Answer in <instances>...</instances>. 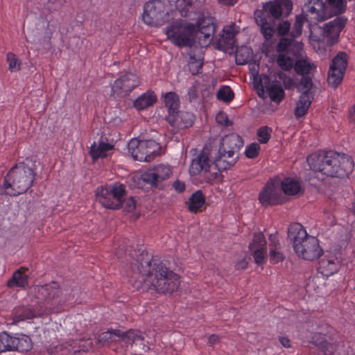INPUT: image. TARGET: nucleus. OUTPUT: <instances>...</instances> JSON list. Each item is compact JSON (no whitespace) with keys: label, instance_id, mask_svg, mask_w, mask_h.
Here are the masks:
<instances>
[{"label":"nucleus","instance_id":"nucleus-9","mask_svg":"<svg viewBox=\"0 0 355 355\" xmlns=\"http://www.w3.org/2000/svg\"><path fill=\"white\" fill-rule=\"evenodd\" d=\"M347 8L345 0H310L304 5V12L311 20L324 21L343 13Z\"/></svg>","mask_w":355,"mask_h":355},{"label":"nucleus","instance_id":"nucleus-47","mask_svg":"<svg viewBox=\"0 0 355 355\" xmlns=\"http://www.w3.org/2000/svg\"><path fill=\"white\" fill-rule=\"evenodd\" d=\"M8 350V334L6 333L0 334V353Z\"/></svg>","mask_w":355,"mask_h":355},{"label":"nucleus","instance_id":"nucleus-13","mask_svg":"<svg viewBox=\"0 0 355 355\" xmlns=\"http://www.w3.org/2000/svg\"><path fill=\"white\" fill-rule=\"evenodd\" d=\"M160 146L154 140L132 139L128 144V152L134 159L150 162L159 153Z\"/></svg>","mask_w":355,"mask_h":355},{"label":"nucleus","instance_id":"nucleus-40","mask_svg":"<svg viewBox=\"0 0 355 355\" xmlns=\"http://www.w3.org/2000/svg\"><path fill=\"white\" fill-rule=\"evenodd\" d=\"M272 130L271 128L263 126L257 130V138L260 143L266 144L267 143L271 135Z\"/></svg>","mask_w":355,"mask_h":355},{"label":"nucleus","instance_id":"nucleus-39","mask_svg":"<svg viewBox=\"0 0 355 355\" xmlns=\"http://www.w3.org/2000/svg\"><path fill=\"white\" fill-rule=\"evenodd\" d=\"M217 97L224 102H230L234 98V93L230 87H223L217 92Z\"/></svg>","mask_w":355,"mask_h":355},{"label":"nucleus","instance_id":"nucleus-56","mask_svg":"<svg viewBox=\"0 0 355 355\" xmlns=\"http://www.w3.org/2000/svg\"><path fill=\"white\" fill-rule=\"evenodd\" d=\"M208 342L211 345H214L219 342V336L213 334L209 337Z\"/></svg>","mask_w":355,"mask_h":355},{"label":"nucleus","instance_id":"nucleus-21","mask_svg":"<svg viewBox=\"0 0 355 355\" xmlns=\"http://www.w3.org/2000/svg\"><path fill=\"white\" fill-rule=\"evenodd\" d=\"M249 248L252 252L254 262L258 265L263 264L266 258L267 248L266 241L262 233L259 232L254 235Z\"/></svg>","mask_w":355,"mask_h":355},{"label":"nucleus","instance_id":"nucleus-50","mask_svg":"<svg viewBox=\"0 0 355 355\" xmlns=\"http://www.w3.org/2000/svg\"><path fill=\"white\" fill-rule=\"evenodd\" d=\"M78 347L80 351H89L92 347V343L90 339L80 340L78 343Z\"/></svg>","mask_w":355,"mask_h":355},{"label":"nucleus","instance_id":"nucleus-29","mask_svg":"<svg viewBox=\"0 0 355 355\" xmlns=\"http://www.w3.org/2000/svg\"><path fill=\"white\" fill-rule=\"evenodd\" d=\"M157 101V96L152 91H148L140 95L134 101V107L137 110H142L153 105Z\"/></svg>","mask_w":355,"mask_h":355},{"label":"nucleus","instance_id":"nucleus-25","mask_svg":"<svg viewBox=\"0 0 355 355\" xmlns=\"http://www.w3.org/2000/svg\"><path fill=\"white\" fill-rule=\"evenodd\" d=\"M44 313L43 311H33L32 309L25 307H17L12 313V322H8L10 324H17L19 322L32 319L37 316H40Z\"/></svg>","mask_w":355,"mask_h":355},{"label":"nucleus","instance_id":"nucleus-10","mask_svg":"<svg viewBox=\"0 0 355 355\" xmlns=\"http://www.w3.org/2000/svg\"><path fill=\"white\" fill-rule=\"evenodd\" d=\"M34 292L38 300L44 301L45 309L54 313L62 311L64 304L71 299L67 291L64 293L55 282L36 286Z\"/></svg>","mask_w":355,"mask_h":355},{"label":"nucleus","instance_id":"nucleus-34","mask_svg":"<svg viewBox=\"0 0 355 355\" xmlns=\"http://www.w3.org/2000/svg\"><path fill=\"white\" fill-rule=\"evenodd\" d=\"M304 8H303V14L298 15L296 17L295 22L293 26V28L291 33L293 37H298L302 33V26L304 24V22L305 21H309L311 23H315L318 22L319 21H315V20H311L309 17L307 16L306 13L304 12Z\"/></svg>","mask_w":355,"mask_h":355},{"label":"nucleus","instance_id":"nucleus-45","mask_svg":"<svg viewBox=\"0 0 355 355\" xmlns=\"http://www.w3.org/2000/svg\"><path fill=\"white\" fill-rule=\"evenodd\" d=\"M312 88V80L310 78L304 77L302 78L300 83L298 86V90L302 94L308 93L312 94L311 89Z\"/></svg>","mask_w":355,"mask_h":355},{"label":"nucleus","instance_id":"nucleus-31","mask_svg":"<svg viewBox=\"0 0 355 355\" xmlns=\"http://www.w3.org/2000/svg\"><path fill=\"white\" fill-rule=\"evenodd\" d=\"M315 68V64L306 57L298 59L295 63V70L300 75L312 73Z\"/></svg>","mask_w":355,"mask_h":355},{"label":"nucleus","instance_id":"nucleus-15","mask_svg":"<svg viewBox=\"0 0 355 355\" xmlns=\"http://www.w3.org/2000/svg\"><path fill=\"white\" fill-rule=\"evenodd\" d=\"M165 3L160 0H151L144 6L143 21L148 26L161 25L166 16Z\"/></svg>","mask_w":355,"mask_h":355},{"label":"nucleus","instance_id":"nucleus-60","mask_svg":"<svg viewBox=\"0 0 355 355\" xmlns=\"http://www.w3.org/2000/svg\"><path fill=\"white\" fill-rule=\"evenodd\" d=\"M55 1L56 0H49V1L51 2L52 3H54ZM59 1H61V0H59Z\"/></svg>","mask_w":355,"mask_h":355},{"label":"nucleus","instance_id":"nucleus-37","mask_svg":"<svg viewBox=\"0 0 355 355\" xmlns=\"http://www.w3.org/2000/svg\"><path fill=\"white\" fill-rule=\"evenodd\" d=\"M205 204V198L201 191L194 193L189 200V209L191 211H196Z\"/></svg>","mask_w":355,"mask_h":355},{"label":"nucleus","instance_id":"nucleus-30","mask_svg":"<svg viewBox=\"0 0 355 355\" xmlns=\"http://www.w3.org/2000/svg\"><path fill=\"white\" fill-rule=\"evenodd\" d=\"M313 99V94H302L295 110L296 117H302L307 112Z\"/></svg>","mask_w":355,"mask_h":355},{"label":"nucleus","instance_id":"nucleus-17","mask_svg":"<svg viewBox=\"0 0 355 355\" xmlns=\"http://www.w3.org/2000/svg\"><path fill=\"white\" fill-rule=\"evenodd\" d=\"M347 66V55L344 52H340L334 58L328 73L327 80L331 87H336L341 83Z\"/></svg>","mask_w":355,"mask_h":355},{"label":"nucleus","instance_id":"nucleus-12","mask_svg":"<svg viewBox=\"0 0 355 355\" xmlns=\"http://www.w3.org/2000/svg\"><path fill=\"white\" fill-rule=\"evenodd\" d=\"M173 173V168L168 164H158L149 168L144 173H136L132 176V180L135 182L134 187H141V181L150 185H156L157 183L169 178Z\"/></svg>","mask_w":355,"mask_h":355},{"label":"nucleus","instance_id":"nucleus-7","mask_svg":"<svg viewBox=\"0 0 355 355\" xmlns=\"http://www.w3.org/2000/svg\"><path fill=\"white\" fill-rule=\"evenodd\" d=\"M33 180V170L24 164H19L5 177L3 188L8 195L17 196L26 191Z\"/></svg>","mask_w":355,"mask_h":355},{"label":"nucleus","instance_id":"nucleus-11","mask_svg":"<svg viewBox=\"0 0 355 355\" xmlns=\"http://www.w3.org/2000/svg\"><path fill=\"white\" fill-rule=\"evenodd\" d=\"M125 193L123 184L114 183L97 188L96 198L104 207L116 209L121 207Z\"/></svg>","mask_w":355,"mask_h":355},{"label":"nucleus","instance_id":"nucleus-43","mask_svg":"<svg viewBox=\"0 0 355 355\" xmlns=\"http://www.w3.org/2000/svg\"><path fill=\"white\" fill-rule=\"evenodd\" d=\"M202 66V61L201 59H196L193 57L190 58L188 63L189 70L191 74L195 75L200 72Z\"/></svg>","mask_w":355,"mask_h":355},{"label":"nucleus","instance_id":"nucleus-26","mask_svg":"<svg viewBox=\"0 0 355 355\" xmlns=\"http://www.w3.org/2000/svg\"><path fill=\"white\" fill-rule=\"evenodd\" d=\"M210 166L207 156L202 153L194 158L189 166V172L191 176L196 177L200 173H207Z\"/></svg>","mask_w":355,"mask_h":355},{"label":"nucleus","instance_id":"nucleus-59","mask_svg":"<svg viewBox=\"0 0 355 355\" xmlns=\"http://www.w3.org/2000/svg\"><path fill=\"white\" fill-rule=\"evenodd\" d=\"M352 211L355 214V202L352 205Z\"/></svg>","mask_w":355,"mask_h":355},{"label":"nucleus","instance_id":"nucleus-14","mask_svg":"<svg viewBox=\"0 0 355 355\" xmlns=\"http://www.w3.org/2000/svg\"><path fill=\"white\" fill-rule=\"evenodd\" d=\"M303 44L302 42L292 43L291 40L283 38L277 46V51L279 55L277 57V64L283 69L286 71L291 70L294 65L293 59L289 55L291 51H293V54L297 55L302 51Z\"/></svg>","mask_w":355,"mask_h":355},{"label":"nucleus","instance_id":"nucleus-38","mask_svg":"<svg viewBox=\"0 0 355 355\" xmlns=\"http://www.w3.org/2000/svg\"><path fill=\"white\" fill-rule=\"evenodd\" d=\"M6 60L10 72H17L21 69V62L13 53H8Z\"/></svg>","mask_w":355,"mask_h":355},{"label":"nucleus","instance_id":"nucleus-36","mask_svg":"<svg viewBox=\"0 0 355 355\" xmlns=\"http://www.w3.org/2000/svg\"><path fill=\"white\" fill-rule=\"evenodd\" d=\"M252 50L247 46H241L236 51L235 60L238 64H245L252 58Z\"/></svg>","mask_w":355,"mask_h":355},{"label":"nucleus","instance_id":"nucleus-28","mask_svg":"<svg viewBox=\"0 0 355 355\" xmlns=\"http://www.w3.org/2000/svg\"><path fill=\"white\" fill-rule=\"evenodd\" d=\"M113 146L103 141L94 142L90 148V155L93 159L108 156L112 151Z\"/></svg>","mask_w":355,"mask_h":355},{"label":"nucleus","instance_id":"nucleus-8","mask_svg":"<svg viewBox=\"0 0 355 355\" xmlns=\"http://www.w3.org/2000/svg\"><path fill=\"white\" fill-rule=\"evenodd\" d=\"M243 145L241 137L235 133L224 136L220 141L214 164L219 171L227 170L237 160L236 153Z\"/></svg>","mask_w":355,"mask_h":355},{"label":"nucleus","instance_id":"nucleus-32","mask_svg":"<svg viewBox=\"0 0 355 355\" xmlns=\"http://www.w3.org/2000/svg\"><path fill=\"white\" fill-rule=\"evenodd\" d=\"M270 252L269 258L270 261L272 264H276L284 260V256L280 251L279 243L276 239L275 236H270Z\"/></svg>","mask_w":355,"mask_h":355},{"label":"nucleus","instance_id":"nucleus-41","mask_svg":"<svg viewBox=\"0 0 355 355\" xmlns=\"http://www.w3.org/2000/svg\"><path fill=\"white\" fill-rule=\"evenodd\" d=\"M278 78L279 80H281L286 89H291L295 85V81L293 78H292L290 76H288L284 72H279L275 76V80Z\"/></svg>","mask_w":355,"mask_h":355},{"label":"nucleus","instance_id":"nucleus-18","mask_svg":"<svg viewBox=\"0 0 355 355\" xmlns=\"http://www.w3.org/2000/svg\"><path fill=\"white\" fill-rule=\"evenodd\" d=\"M258 94L263 96L265 91L267 92L270 98L275 102L281 101L284 97V91L277 83H271L268 76L261 75L259 80L255 84Z\"/></svg>","mask_w":355,"mask_h":355},{"label":"nucleus","instance_id":"nucleus-4","mask_svg":"<svg viewBox=\"0 0 355 355\" xmlns=\"http://www.w3.org/2000/svg\"><path fill=\"white\" fill-rule=\"evenodd\" d=\"M346 22L347 19L340 17L324 24L322 28L318 26L310 28L309 42L320 55L330 54L331 46L336 42Z\"/></svg>","mask_w":355,"mask_h":355},{"label":"nucleus","instance_id":"nucleus-27","mask_svg":"<svg viewBox=\"0 0 355 355\" xmlns=\"http://www.w3.org/2000/svg\"><path fill=\"white\" fill-rule=\"evenodd\" d=\"M238 33L236 27L230 24L223 28L222 39L219 41L218 49L226 51L228 49H234L235 45L234 36Z\"/></svg>","mask_w":355,"mask_h":355},{"label":"nucleus","instance_id":"nucleus-1","mask_svg":"<svg viewBox=\"0 0 355 355\" xmlns=\"http://www.w3.org/2000/svg\"><path fill=\"white\" fill-rule=\"evenodd\" d=\"M130 281L137 289L151 293H173L180 284L178 275L162 263L151 261L148 254L142 255L132 266Z\"/></svg>","mask_w":355,"mask_h":355},{"label":"nucleus","instance_id":"nucleus-42","mask_svg":"<svg viewBox=\"0 0 355 355\" xmlns=\"http://www.w3.org/2000/svg\"><path fill=\"white\" fill-rule=\"evenodd\" d=\"M180 123L183 127L187 128L192 125L194 121V116L188 112H181L179 114Z\"/></svg>","mask_w":355,"mask_h":355},{"label":"nucleus","instance_id":"nucleus-53","mask_svg":"<svg viewBox=\"0 0 355 355\" xmlns=\"http://www.w3.org/2000/svg\"><path fill=\"white\" fill-rule=\"evenodd\" d=\"M133 331L137 333L139 336H141L140 340H137V342H133L132 340H125V342H126L127 343H131L132 346L133 345V344H135V345H142L143 347H145L144 344L142 343V341L144 339L143 336L140 334V333L139 331Z\"/></svg>","mask_w":355,"mask_h":355},{"label":"nucleus","instance_id":"nucleus-5","mask_svg":"<svg viewBox=\"0 0 355 355\" xmlns=\"http://www.w3.org/2000/svg\"><path fill=\"white\" fill-rule=\"evenodd\" d=\"M288 237L293 241V247L296 254L305 260L313 261L323 253L318 240L309 235L300 223L291 224L288 228Z\"/></svg>","mask_w":355,"mask_h":355},{"label":"nucleus","instance_id":"nucleus-55","mask_svg":"<svg viewBox=\"0 0 355 355\" xmlns=\"http://www.w3.org/2000/svg\"><path fill=\"white\" fill-rule=\"evenodd\" d=\"M279 340L280 343L285 347H289L291 346L290 340L287 337L280 336Z\"/></svg>","mask_w":355,"mask_h":355},{"label":"nucleus","instance_id":"nucleus-16","mask_svg":"<svg viewBox=\"0 0 355 355\" xmlns=\"http://www.w3.org/2000/svg\"><path fill=\"white\" fill-rule=\"evenodd\" d=\"M262 205H274L284 202V196L279 184V178L268 182L260 191L258 196Z\"/></svg>","mask_w":355,"mask_h":355},{"label":"nucleus","instance_id":"nucleus-57","mask_svg":"<svg viewBox=\"0 0 355 355\" xmlns=\"http://www.w3.org/2000/svg\"><path fill=\"white\" fill-rule=\"evenodd\" d=\"M350 114L352 119L355 121V105L352 107Z\"/></svg>","mask_w":355,"mask_h":355},{"label":"nucleus","instance_id":"nucleus-44","mask_svg":"<svg viewBox=\"0 0 355 355\" xmlns=\"http://www.w3.org/2000/svg\"><path fill=\"white\" fill-rule=\"evenodd\" d=\"M260 151V146L257 143H252L245 148V154L247 157L252 159L256 157Z\"/></svg>","mask_w":355,"mask_h":355},{"label":"nucleus","instance_id":"nucleus-20","mask_svg":"<svg viewBox=\"0 0 355 355\" xmlns=\"http://www.w3.org/2000/svg\"><path fill=\"white\" fill-rule=\"evenodd\" d=\"M140 338V336L131 330L127 332H122L120 330H108L98 336V342L104 345L119 340H132L133 342H137Z\"/></svg>","mask_w":355,"mask_h":355},{"label":"nucleus","instance_id":"nucleus-35","mask_svg":"<svg viewBox=\"0 0 355 355\" xmlns=\"http://www.w3.org/2000/svg\"><path fill=\"white\" fill-rule=\"evenodd\" d=\"M165 106L168 108L169 113L173 114L179 107V98L174 92H168L164 96Z\"/></svg>","mask_w":355,"mask_h":355},{"label":"nucleus","instance_id":"nucleus-6","mask_svg":"<svg viewBox=\"0 0 355 355\" xmlns=\"http://www.w3.org/2000/svg\"><path fill=\"white\" fill-rule=\"evenodd\" d=\"M292 8L293 5L291 0H274L266 3L262 10L255 11V21L260 26L261 32L266 40H270L275 32L269 15L274 18H278L284 10L290 12Z\"/></svg>","mask_w":355,"mask_h":355},{"label":"nucleus","instance_id":"nucleus-22","mask_svg":"<svg viewBox=\"0 0 355 355\" xmlns=\"http://www.w3.org/2000/svg\"><path fill=\"white\" fill-rule=\"evenodd\" d=\"M340 260L335 255H326L320 261L319 270L324 276L329 277L339 270Z\"/></svg>","mask_w":355,"mask_h":355},{"label":"nucleus","instance_id":"nucleus-58","mask_svg":"<svg viewBox=\"0 0 355 355\" xmlns=\"http://www.w3.org/2000/svg\"><path fill=\"white\" fill-rule=\"evenodd\" d=\"M251 66H252L251 69H253V71H254V72H253L254 75H257L258 73V71L257 69V66L255 64H251Z\"/></svg>","mask_w":355,"mask_h":355},{"label":"nucleus","instance_id":"nucleus-33","mask_svg":"<svg viewBox=\"0 0 355 355\" xmlns=\"http://www.w3.org/2000/svg\"><path fill=\"white\" fill-rule=\"evenodd\" d=\"M28 285V275L23 273L21 270H17L14 272L11 279L7 282L9 288H14L15 287L24 288Z\"/></svg>","mask_w":355,"mask_h":355},{"label":"nucleus","instance_id":"nucleus-54","mask_svg":"<svg viewBox=\"0 0 355 355\" xmlns=\"http://www.w3.org/2000/svg\"><path fill=\"white\" fill-rule=\"evenodd\" d=\"M133 331L137 333L139 336H141L140 340H137V342H133L132 340H125V342H126L127 343H131L132 346L133 345V344H135V345H142L143 347H145L144 344L142 343V341L144 339L143 336L140 334V333L139 331Z\"/></svg>","mask_w":355,"mask_h":355},{"label":"nucleus","instance_id":"nucleus-24","mask_svg":"<svg viewBox=\"0 0 355 355\" xmlns=\"http://www.w3.org/2000/svg\"><path fill=\"white\" fill-rule=\"evenodd\" d=\"M279 184L282 195L284 193L287 196H295L303 191L302 182L293 178H285L283 180L279 179Z\"/></svg>","mask_w":355,"mask_h":355},{"label":"nucleus","instance_id":"nucleus-48","mask_svg":"<svg viewBox=\"0 0 355 355\" xmlns=\"http://www.w3.org/2000/svg\"><path fill=\"white\" fill-rule=\"evenodd\" d=\"M291 28V24L288 21H284L278 25L277 31L279 35H286L288 33Z\"/></svg>","mask_w":355,"mask_h":355},{"label":"nucleus","instance_id":"nucleus-23","mask_svg":"<svg viewBox=\"0 0 355 355\" xmlns=\"http://www.w3.org/2000/svg\"><path fill=\"white\" fill-rule=\"evenodd\" d=\"M32 347L31 338L26 335L10 336L8 334V350L24 352Z\"/></svg>","mask_w":355,"mask_h":355},{"label":"nucleus","instance_id":"nucleus-46","mask_svg":"<svg viewBox=\"0 0 355 355\" xmlns=\"http://www.w3.org/2000/svg\"><path fill=\"white\" fill-rule=\"evenodd\" d=\"M122 202L123 204H121V207H123L124 210L127 212H131L136 208V200L132 197H130L123 201L122 200Z\"/></svg>","mask_w":355,"mask_h":355},{"label":"nucleus","instance_id":"nucleus-51","mask_svg":"<svg viewBox=\"0 0 355 355\" xmlns=\"http://www.w3.org/2000/svg\"><path fill=\"white\" fill-rule=\"evenodd\" d=\"M248 264V261L247 259L245 258H241L236 261L235 266L238 270H243L247 268Z\"/></svg>","mask_w":355,"mask_h":355},{"label":"nucleus","instance_id":"nucleus-3","mask_svg":"<svg viewBox=\"0 0 355 355\" xmlns=\"http://www.w3.org/2000/svg\"><path fill=\"white\" fill-rule=\"evenodd\" d=\"M310 168L331 177H344L349 174L354 167L350 156L329 151L325 154L313 153L308 157Z\"/></svg>","mask_w":355,"mask_h":355},{"label":"nucleus","instance_id":"nucleus-49","mask_svg":"<svg viewBox=\"0 0 355 355\" xmlns=\"http://www.w3.org/2000/svg\"><path fill=\"white\" fill-rule=\"evenodd\" d=\"M216 120L218 123L223 125H229L230 122L228 121L227 116L223 112H218L216 116Z\"/></svg>","mask_w":355,"mask_h":355},{"label":"nucleus","instance_id":"nucleus-52","mask_svg":"<svg viewBox=\"0 0 355 355\" xmlns=\"http://www.w3.org/2000/svg\"><path fill=\"white\" fill-rule=\"evenodd\" d=\"M173 187L175 189V191L178 192H182L185 189V185L182 182H180L179 180H176L173 183Z\"/></svg>","mask_w":355,"mask_h":355},{"label":"nucleus","instance_id":"nucleus-19","mask_svg":"<svg viewBox=\"0 0 355 355\" xmlns=\"http://www.w3.org/2000/svg\"><path fill=\"white\" fill-rule=\"evenodd\" d=\"M140 83L138 77L132 73H128L116 79L112 85L114 94L123 96L128 94Z\"/></svg>","mask_w":355,"mask_h":355},{"label":"nucleus","instance_id":"nucleus-2","mask_svg":"<svg viewBox=\"0 0 355 355\" xmlns=\"http://www.w3.org/2000/svg\"><path fill=\"white\" fill-rule=\"evenodd\" d=\"M168 39L175 45L192 46L197 42L200 46H207L215 33L214 19L210 17L200 18L196 26L190 23L174 22L166 28Z\"/></svg>","mask_w":355,"mask_h":355}]
</instances>
